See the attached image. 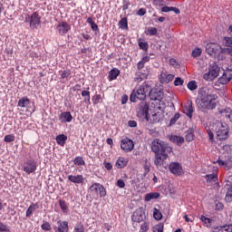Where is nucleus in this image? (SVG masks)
Here are the masks:
<instances>
[{
	"mask_svg": "<svg viewBox=\"0 0 232 232\" xmlns=\"http://www.w3.org/2000/svg\"><path fill=\"white\" fill-rule=\"evenodd\" d=\"M207 182H217V175L215 174H208L205 176Z\"/></svg>",
	"mask_w": 232,
	"mask_h": 232,
	"instance_id": "nucleus-47",
	"label": "nucleus"
},
{
	"mask_svg": "<svg viewBox=\"0 0 232 232\" xmlns=\"http://www.w3.org/2000/svg\"><path fill=\"white\" fill-rule=\"evenodd\" d=\"M218 166H223L225 169H232V161L231 160H224L218 159Z\"/></svg>",
	"mask_w": 232,
	"mask_h": 232,
	"instance_id": "nucleus-21",
	"label": "nucleus"
},
{
	"mask_svg": "<svg viewBox=\"0 0 232 232\" xmlns=\"http://www.w3.org/2000/svg\"><path fill=\"white\" fill-rule=\"evenodd\" d=\"M206 52L208 55L212 57L217 55V53H220L222 51V47L218 44L208 43L206 45Z\"/></svg>",
	"mask_w": 232,
	"mask_h": 232,
	"instance_id": "nucleus-9",
	"label": "nucleus"
},
{
	"mask_svg": "<svg viewBox=\"0 0 232 232\" xmlns=\"http://www.w3.org/2000/svg\"><path fill=\"white\" fill-rule=\"evenodd\" d=\"M170 142H174V144H177L178 146H182L184 143V138L177 135L170 136L169 138Z\"/></svg>",
	"mask_w": 232,
	"mask_h": 232,
	"instance_id": "nucleus-22",
	"label": "nucleus"
},
{
	"mask_svg": "<svg viewBox=\"0 0 232 232\" xmlns=\"http://www.w3.org/2000/svg\"><path fill=\"white\" fill-rule=\"evenodd\" d=\"M144 79L146 78H142V76L140 75V72H136L135 73V77H134V82H142V81H144Z\"/></svg>",
	"mask_w": 232,
	"mask_h": 232,
	"instance_id": "nucleus-54",
	"label": "nucleus"
},
{
	"mask_svg": "<svg viewBox=\"0 0 232 232\" xmlns=\"http://www.w3.org/2000/svg\"><path fill=\"white\" fill-rule=\"evenodd\" d=\"M180 119V113H176L174 117L170 120V125L175 124Z\"/></svg>",
	"mask_w": 232,
	"mask_h": 232,
	"instance_id": "nucleus-58",
	"label": "nucleus"
},
{
	"mask_svg": "<svg viewBox=\"0 0 232 232\" xmlns=\"http://www.w3.org/2000/svg\"><path fill=\"white\" fill-rule=\"evenodd\" d=\"M73 163H74L75 166H84L86 164V162L84 161L82 157H80V156H77L74 159Z\"/></svg>",
	"mask_w": 232,
	"mask_h": 232,
	"instance_id": "nucleus-39",
	"label": "nucleus"
},
{
	"mask_svg": "<svg viewBox=\"0 0 232 232\" xmlns=\"http://www.w3.org/2000/svg\"><path fill=\"white\" fill-rule=\"evenodd\" d=\"M137 14H138V15H140V16L146 15V9L140 8V9H139Z\"/></svg>",
	"mask_w": 232,
	"mask_h": 232,
	"instance_id": "nucleus-63",
	"label": "nucleus"
},
{
	"mask_svg": "<svg viewBox=\"0 0 232 232\" xmlns=\"http://www.w3.org/2000/svg\"><path fill=\"white\" fill-rule=\"evenodd\" d=\"M71 29H72V27L66 22H62L57 26V30H58L60 35H64V34H68V32H70Z\"/></svg>",
	"mask_w": 232,
	"mask_h": 232,
	"instance_id": "nucleus-17",
	"label": "nucleus"
},
{
	"mask_svg": "<svg viewBox=\"0 0 232 232\" xmlns=\"http://www.w3.org/2000/svg\"><path fill=\"white\" fill-rule=\"evenodd\" d=\"M37 169V161L35 160H29L24 163V171L30 175V173H35Z\"/></svg>",
	"mask_w": 232,
	"mask_h": 232,
	"instance_id": "nucleus-11",
	"label": "nucleus"
},
{
	"mask_svg": "<svg viewBox=\"0 0 232 232\" xmlns=\"http://www.w3.org/2000/svg\"><path fill=\"white\" fill-rule=\"evenodd\" d=\"M74 231L75 232H84V227L82 226H77L75 228H74Z\"/></svg>",
	"mask_w": 232,
	"mask_h": 232,
	"instance_id": "nucleus-64",
	"label": "nucleus"
},
{
	"mask_svg": "<svg viewBox=\"0 0 232 232\" xmlns=\"http://www.w3.org/2000/svg\"><path fill=\"white\" fill-rule=\"evenodd\" d=\"M200 220L204 223L206 227H211V222H213V219L206 218V216H201Z\"/></svg>",
	"mask_w": 232,
	"mask_h": 232,
	"instance_id": "nucleus-37",
	"label": "nucleus"
},
{
	"mask_svg": "<svg viewBox=\"0 0 232 232\" xmlns=\"http://www.w3.org/2000/svg\"><path fill=\"white\" fill-rule=\"evenodd\" d=\"M202 54V49L196 47L193 51H192V57H200V55Z\"/></svg>",
	"mask_w": 232,
	"mask_h": 232,
	"instance_id": "nucleus-51",
	"label": "nucleus"
},
{
	"mask_svg": "<svg viewBox=\"0 0 232 232\" xmlns=\"http://www.w3.org/2000/svg\"><path fill=\"white\" fill-rule=\"evenodd\" d=\"M216 209H217V211H220V209H224V204H222L220 202H217L216 203Z\"/></svg>",
	"mask_w": 232,
	"mask_h": 232,
	"instance_id": "nucleus-60",
	"label": "nucleus"
},
{
	"mask_svg": "<svg viewBox=\"0 0 232 232\" xmlns=\"http://www.w3.org/2000/svg\"><path fill=\"white\" fill-rule=\"evenodd\" d=\"M151 151L155 154L154 164L159 169L164 166V162L168 160L173 149L168 142L160 139H154L151 142Z\"/></svg>",
	"mask_w": 232,
	"mask_h": 232,
	"instance_id": "nucleus-1",
	"label": "nucleus"
},
{
	"mask_svg": "<svg viewBox=\"0 0 232 232\" xmlns=\"http://www.w3.org/2000/svg\"><path fill=\"white\" fill-rule=\"evenodd\" d=\"M153 217L155 220H162V212L159 208L153 209Z\"/></svg>",
	"mask_w": 232,
	"mask_h": 232,
	"instance_id": "nucleus-42",
	"label": "nucleus"
},
{
	"mask_svg": "<svg viewBox=\"0 0 232 232\" xmlns=\"http://www.w3.org/2000/svg\"><path fill=\"white\" fill-rule=\"evenodd\" d=\"M161 12H165L166 14L168 12H174L175 14H180V9L177 7L163 6L161 7Z\"/></svg>",
	"mask_w": 232,
	"mask_h": 232,
	"instance_id": "nucleus-31",
	"label": "nucleus"
},
{
	"mask_svg": "<svg viewBox=\"0 0 232 232\" xmlns=\"http://www.w3.org/2000/svg\"><path fill=\"white\" fill-rule=\"evenodd\" d=\"M58 119H59L60 122H62V123L72 122V121H73V116H72V112L64 111L59 115Z\"/></svg>",
	"mask_w": 232,
	"mask_h": 232,
	"instance_id": "nucleus-18",
	"label": "nucleus"
},
{
	"mask_svg": "<svg viewBox=\"0 0 232 232\" xmlns=\"http://www.w3.org/2000/svg\"><path fill=\"white\" fill-rule=\"evenodd\" d=\"M150 90L151 84L150 82H145L142 85L136 86L130 96V102H137V99L139 101H144L146 99V93Z\"/></svg>",
	"mask_w": 232,
	"mask_h": 232,
	"instance_id": "nucleus-3",
	"label": "nucleus"
},
{
	"mask_svg": "<svg viewBox=\"0 0 232 232\" xmlns=\"http://www.w3.org/2000/svg\"><path fill=\"white\" fill-rule=\"evenodd\" d=\"M66 140H68V137L64 134H60L56 137V142L60 146H64V144H66Z\"/></svg>",
	"mask_w": 232,
	"mask_h": 232,
	"instance_id": "nucleus-29",
	"label": "nucleus"
},
{
	"mask_svg": "<svg viewBox=\"0 0 232 232\" xmlns=\"http://www.w3.org/2000/svg\"><path fill=\"white\" fill-rule=\"evenodd\" d=\"M92 104L94 106H97V104L102 102V96L101 94H95L94 96H92Z\"/></svg>",
	"mask_w": 232,
	"mask_h": 232,
	"instance_id": "nucleus-35",
	"label": "nucleus"
},
{
	"mask_svg": "<svg viewBox=\"0 0 232 232\" xmlns=\"http://www.w3.org/2000/svg\"><path fill=\"white\" fill-rule=\"evenodd\" d=\"M221 113H226L225 117L228 119L230 122H232V110H230L229 108H226L222 110Z\"/></svg>",
	"mask_w": 232,
	"mask_h": 232,
	"instance_id": "nucleus-41",
	"label": "nucleus"
},
{
	"mask_svg": "<svg viewBox=\"0 0 232 232\" xmlns=\"http://www.w3.org/2000/svg\"><path fill=\"white\" fill-rule=\"evenodd\" d=\"M118 75H121V71L119 69L111 70L109 72V81H115Z\"/></svg>",
	"mask_w": 232,
	"mask_h": 232,
	"instance_id": "nucleus-27",
	"label": "nucleus"
},
{
	"mask_svg": "<svg viewBox=\"0 0 232 232\" xmlns=\"http://www.w3.org/2000/svg\"><path fill=\"white\" fill-rule=\"evenodd\" d=\"M137 117L145 119L150 122V103L148 102H140L137 107Z\"/></svg>",
	"mask_w": 232,
	"mask_h": 232,
	"instance_id": "nucleus-5",
	"label": "nucleus"
},
{
	"mask_svg": "<svg viewBox=\"0 0 232 232\" xmlns=\"http://www.w3.org/2000/svg\"><path fill=\"white\" fill-rule=\"evenodd\" d=\"M41 227L43 231H52V225H50L47 221L44 222Z\"/></svg>",
	"mask_w": 232,
	"mask_h": 232,
	"instance_id": "nucleus-53",
	"label": "nucleus"
},
{
	"mask_svg": "<svg viewBox=\"0 0 232 232\" xmlns=\"http://www.w3.org/2000/svg\"><path fill=\"white\" fill-rule=\"evenodd\" d=\"M150 229V221H144L140 226L141 232H148Z\"/></svg>",
	"mask_w": 232,
	"mask_h": 232,
	"instance_id": "nucleus-49",
	"label": "nucleus"
},
{
	"mask_svg": "<svg viewBox=\"0 0 232 232\" xmlns=\"http://www.w3.org/2000/svg\"><path fill=\"white\" fill-rule=\"evenodd\" d=\"M160 82L161 84H168L169 82H171L173 79H175V75L168 73V72H162L159 77Z\"/></svg>",
	"mask_w": 232,
	"mask_h": 232,
	"instance_id": "nucleus-16",
	"label": "nucleus"
},
{
	"mask_svg": "<svg viewBox=\"0 0 232 232\" xmlns=\"http://www.w3.org/2000/svg\"><path fill=\"white\" fill-rule=\"evenodd\" d=\"M182 84H184V80L180 77H177L174 81V85L182 86Z\"/></svg>",
	"mask_w": 232,
	"mask_h": 232,
	"instance_id": "nucleus-57",
	"label": "nucleus"
},
{
	"mask_svg": "<svg viewBox=\"0 0 232 232\" xmlns=\"http://www.w3.org/2000/svg\"><path fill=\"white\" fill-rule=\"evenodd\" d=\"M86 23H88V24H91L92 32H99V25H97V24L93 22L92 17H88Z\"/></svg>",
	"mask_w": 232,
	"mask_h": 232,
	"instance_id": "nucleus-30",
	"label": "nucleus"
},
{
	"mask_svg": "<svg viewBox=\"0 0 232 232\" xmlns=\"http://www.w3.org/2000/svg\"><path fill=\"white\" fill-rule=\"evenodd\" d=\"M199 98L196 100V103L199 110L206 111L215 110L218 106V95L211 93L209 89L202 88L198 92Z\"/></svg>",
	"mask_w": 232,
	"mask_h": 232,
	"instance_id": "nucleus-2",
	"label": "nucleus"
},
{
	"mask_svg": "<svg viewBox=\"0 0 232 232\" xmlns=\"http://www.w3.org/2000/svg\"><path fill=\"white\" fill-rule=\"evenodd\" d=\"M35 209H39V204L38 203L31 204V206L26 210V213H25L26 217L28 218L32 217V213H34Z\"/></svg>",
	"mask_w": 232,
	"mask_h": 232,
	"instance_id": "nucleus-26",
	"label": "nucleus"
},
{
	"mask_svg": "<svg viewBox=\"0 0 232 232\" xmlns=\"http://www.w3.org/2000/svg\"><path fill=\"white\" fill-rule=\"evenodd\" d=\"M0 231H10V229H8V227H6V225L0 223Z\"/></svg>",
	"mask_w": 232,
	"mask_h": 232,
	"instance_id": "nucleus-61",
	"label": "nucleus"
},
{
	"mask_svg": "<svg viewBox=\"0 0 232 232\" xmlns=\"http://www.w3.org/2000/svg\"><path fill=\"white\" fill-rule=\"evenodd\" d=\"M116 186L118 188H120L121 189H122L123 188L126 187V183L124 182V179H118L117 182H116Z\"/></svg>",
	"mask_w": 232,
	"mask_h": 232,
	"instance_id": "nucleus-56",
	"label": "nucleus"
},
{
	"mask_svg": "<svg viewBox=\"0 0 232 232\" xmlns=\"http://www.w3.org/2000/svg\"><path fill=\"white\" fill-rule=\"evenodd\" d=\"M187 88L190 90V92H195L198 88V83H197V81L192 80L188 82Z\"/></svg>",
	"mask_w": 232,
	"mask_h": 232,
	"instance_id": "nucleus-33",
	"label": "nucleus"
},
{
	"mask_svg": "<svg viewBox=\"0 0 232 232\" xmlns=\"http://www.w3.org/2000/svg\"><path fill=\"white\" fill-rule=\"evenodd\" d=\"M104 168L107 169L108 171H110L112 168H113V165H111V163L110 162H104Z\"/></svg>",
	"mask_w": 232,
	"mask_h": 232,
	"instance_id": "nucleus-62",
	"label": "nucleus"
},
{
	"mask_svg": "<svg viewBox=\"0 0 232 232\" xmlns=\"http://www.w3.org/2000/svg\"><path fill=\"white\" fill-rule=\"evenodd\" d=\"M219 73L220 68L218 67V65L217 63H212L210 65L208 72H206L203 75V79H205V81H214V79H217V77H218Z\"/></svg>",
	"mask_w": 232,
	"mask_h": 232,
	"instance_id": "nucleus-6",
	"label": "nucleus"
},
{
	"mask_svg": "<svg viewBox=\"0 0 232 232\" xmlns=\"http://www.w3.org/2000/svg\"><path fill=\"white\" fill-rule=\"evenodd\" d=\"M138 72L140 73L143 79H148V76L150 75V71L148 69L139 71Z\"/></svg>",
	"mask_w": 232,
	"mask_h": 232,
	"instance_id": "nucleus-55",
	"label": "nucleus"
},
{
	"mask_svg": "<svg viewBox=\"0 0 232 232\" xmlns=\"http://www.w3.org/2000/svg\"><path fill=\"white\" fill-rule=\"evenodd\" d=\"M225 200L226 202H232V185H230L227 188Z\"/></svg>",
	"mask_w": 232,
	"mask_h": 232,
	"instance_id": "nucleus-38",
	"label": "nucleus"
},
{
	"mask_svg": "<svg viewBox=\"0 0 232 232\" xmlns=\"http://www.w3.org/2000/svg\"><path fill=\"white\" fill-rule=\"evenodd\" d=\"M164 231V224L163 223H160L158 225H155L152 227V232H163Z\"/></svg>",
	"mask_w": 232,
	"mask_h": 232,
	"instance_id": "nucleus-46",
	"label": "nucleus"
},
{
	"mask_svg": "<svg viewBox=\"0 0 232 232\" xmlns=\"http://www.w3.org/2000/svg\"><path fill=\"white\" fill-rule=\"evenodd\" d=\"M118 24L119 28H121L122 30H128V18H121Z\"/></svg>",
	"mask_w": 232,
	"mask_h": 232,
	"instance_id": "nucleus-34",
	"label": "nucleus"
},
{
	"mask_svg": "<svg viewBox=\"0 0 232 232\" xmlns=\"http://www.w3.org/2000/svg\"><path fill=\"white\" fill-rule=\"evenodd\" d=\"M160 197V193L159 192H151L145 196V202H150L151 200H155Z\"/></svg>",
	"mask_w": 232,
	"mask_h": 232,
	"instance_id": "nucleus-24",
	"label": "nucleus"
},
{
	"mask_svg": "<svg viewBox=\"0 0 232 232\" xmlns=\"http://www.w3.org/2000/svg\"><path fill=\"white\" fill-rule=\"evenodd\" d=\"M132 222H137V224H140V222H144L146 220V211L144 208H137L131 215Z\"/></svg>",
	"mask_w": 232,
	"mask_h": 232,
	"instance_id": "nucleus-7",
	"label": "nucleus"
},
{
	"mask_svg": "<svg viewBox=\"0 0 232 232\" xmlns=\"http://www.w3.org/2000/svg\"><path fill=\"white\" fill-rule=\"evenodd\" d=\"M70 75H72V71H70L69 69L63 70L61 72V79H68Z\"/></svg>",
	"mask_w": 232,
	"mask_h": 232,
	"instance_id": "nucleus-48",
	"label": "nucleus"
},
{
	"mask_svg": "<svg viewBox=\"0 0 232 232\" xmlns=\"http://www.w3.org/2000/svg\"><path fill=\"white\" fill-rule=\"evenodd\" d=\"M89 190L91 193H96L97 195H100L101 198L106 195V188H104V186L101 185V183L92 184L89 188Z\"/></svg>",
	"mask_w": 232,
	"mask_h": 232,
	"instance_id": "nucleus-12",
	"label": "nucleus"
},
{
	"mask_svg": "<svg viewBox=\"0 0 232 232\" xmlns=\"http://www.w3.org/2000/svg\"><path fill=\"white\" fill-rule=\"evenodd\" d=\"M4 140L5 142H14L15 140V136L14 134L5 135Z\"/></svg>",
	"mask_w": 232,
	"mask_h": 232,
	"instance_id": "nucleus-50",
	"label": "nucleus"
},
{
	"mask_svg": "<svg viewBox=\"0 0 232 232\" xmlns=\"http://www.w3.org/2000/svg\"><path fill=\"white\" fill-rule=\"evenodd\" d=\"M144 34L146 35L153 36V35H157V34H159V31L157 30L156 27H148L145 29Z\"/></svg>",
	"mask_w": 232,
	"mask_h": 232,
	"instance_id": "nucleus-32",
	"label": "nucleus"
},
{
	"mask_svg": "<svg viewBox=\"0 0 232 232\" xmlns=\"http://www.w3.org/2000/svg\"><path fill=\"white\" fill-rule=\"evenodd\" d=\"M184 113L188 117V119L193 118V105L191 103L184 107Z\"/></svg>",
	"mask_w": 232,
	"mask_h": 232,
	"instance_id": "nucleus-28",
	"label": "nucleus"
},
{
	"mask_svg": "<svg viewBox=\"0 0 232 232\" xmlns=\"http://www.w3.org/2000/svg\"><path fill=\"white\" fill-rule=\"evenodd\" d=\"M229 81H231V77H227V75H226V72H224L223 75L218 79L219 84H227Z\"/></svg>",
	"mask_w": 232,
	"mask_h": 232,
	"instance_id": "nucleus-36",
	"label": "nucleus"
},
{
	"mask_svg": "<svg viewBox=\"0 0 232 232\" xmlns=\"http://www.w3.org/2000/svg\"><path fill=\"white\" fill-rule=\"evenodd\" d=\"M144 64H146L142 60L140 61L137 64V70L141 71L144 68Z\"/></svg>",
	"mask_w": 232,
	"mask_h": 232,
	"instance_id": "nucleus-59",
	"label": "nucleus"
},
{
	"mask_svg": "<svg viewBox=\"0 0 232 232\" xmlns=\"http://www.w3.org/2000/svg\"><path fill=\"white\" fill-rule=\"evenodd\" d=\"M169 169L170 173H173V175H177L178 177L184 174L182 165H180L179 162H171L169 166Z\"/></svg>",
	"mask_w": 232,
	"mask_h": 232,
	"instance_id": "nucleus-13",
	"label": "nucleus"
},
{
	"mask_svg": "<svg viewBox=\"0 0 232 232\" xmlns=\"http://www.w3.org/2000/svg\"><path fill=\"white\" fill-rule=\"evenodd\" d=\"M82 97H84V102H86V104H92L90 102V91H82Z\"/></svg>",
	"mask_w": 232,
	"mask_h": 232,
	"instance_id": "nucleus-44",
	"label": "nucleus"
},
{
	"mask_svg": "<svg viewBox=\"0 0 232 232\" xmlns=\"http://www.w3.org/2000/svg\"><path fill=\"white\" fill-rule=\"evenodd\" d=\"M225 46L232 48V37H225L223 40Z\"/></svg>",
	"mask_w": 232,
	"mask_h": 232,
	"instance_id": "nucleus-52",
	"label": "nucleus"
},
{
	"mask_svg": "<svg viewBox=\"0 0 232 232\" xmlns=\"http://www.w3.org/2000/svg\"><path fill=\"white\" fill-rule=\"evenodd\" d=\"M127 165H128V160L122 157L119 158L116 162V168H119V169H122V168H126Z\"/></svg>",
	"mask_w": 232,
	"mask_h": 232,
	"instance_id": "nucleus-25",
	"label": "nucleus"
},
{
	"mask_svg": "<svg viewBox=\"0 0 232 232\" xmlns=\"http://www.w3.org/2000/svg\"><path fill=\"white\" fill-rule=\"evenodd\" d=\"M59 206H60L63 213H66L68 211V204L66 203V201L60 199Z\"/></svg>",
	"mask_w": 232,
	"mask_h": 232,
	"instance_id": "nucleus-43",
	"label": "nucleus"
},
{
	"mask_svg": "<svg viewBox=\"0 0 232 232\" xmlns=\"http://www.w3.org/2000/svg\"><path fill=\"white\" fill-rule=\"evenodd\" d=\"M67 179L68 181L72 182V184H84V180H86V178H84L82 174L69 175Z\"/></svg>",
	"mask_w": 232,
	"mask_h": 232,
	"instance_id": "nucleus-15",
	"label": "nucleus"
},
{
	"mask_svg": "<svg viewBox=\"0 0 232 232\" xmlns=\"http://www.w3.org/2000/svg\"><path fill=\"white\" fill-rule=\"evenodd\" d=\"M18 106L20 108H28L30 106V99L24 96L18 101Z\"/></svg>",
	"mask_w": 232,
	"mask_h": 232,
	"instance_id": "nucleus-23",
	"label": "nucleus"
},
{
	"mask_svg": "<svg viewBox=\"0 0 232 232\" xmlns=\"http://www.w3.org/2000/svg\"><path fill=\"white\" fill-rule=\"evenodd\" d=\"M214 232H232V225H223L213 227Z\"/></svg>",
	"mask_w": 232,
	"mask_h": 232,
	"instance_id": "nucleus-20",
	"label": "nucleus"
},
{
	"mask_svg": "<svg viewBox=\"0 0 232 232\" xmlns=\"http://www.w3.org/2000/svg\"><path fill=\"white\" fill-rule=\"evenodd\" d=\"M214 128L219 140H227L229 138V125L227 123L217 121L214 124Z\"/></svg>",
	"mask_w": 232,
	"mask_h": 232,
	"instance_id": "nucleus-4",
	"label": "nucleus"
},
{
	"mask_svg": "<svg viewBox=\"0 0 232 232\" xmlns=\"http://www.w3.org/2000/svg\"><path fill=\"white\" fill-rule=\"evenodd\" d=\"M28 22L30 28H32V30H35V28L41 24V16H39L37 12H34L31 16L25 18V23Z\"/></svg>",
	"mask_w": 232,
	"mask_h": 232,
	"instance_id": "nucleus-8",
	"label": "nucleus"
},
{
	"mask_svg": "<svg viewBox=\"0 0 232 232\" xmlns=\"http://www.w3.org/2000/svg\"><path fill=\"white\" fill-rule=\"evenodd\" d=\"M149 97L150 99V101H160L161 99H163L164 95L162 93V92L157 90V89H151L150 90L149 92Z\"/></svg>",
	"mask_w": 232,
	"mask_h": 232,
	"instance_id": "nucleus-14",
	"label": "nucleus"
},
{
	"mask_svg": "<svg viewBox=\"0 0 232 232\" xmlns=\"http://www.w3.org/2000/svg\"><path fill=\"white\" fill-rule=\"evenodd\" d=\"M133 148H135V143L130 138H125L121 140V149L125 153H130L133 151Z\"/></svg>",
	"mask_w": 232,
	"mask_h": 232,
	"instance_id": "nucleus-10",
	"label": "nucleus"
},
{
	"mask_svg": "<svg viewBox=\"0 0 232 232\" xmlns=\"http://www.w3.org/2000/svg\"><path fill=\"white\" fill-rule=\"evenodd\" d=\"M139 46H140V50H144V52H148V48H150L148 42H146L144 40H139Z\"/></svg>",
	"mask_w": 232,
	"mask_h": 232,
	"instance_id": "nucleus-40",
	"label": "nucleus"
},
{
	"mask_svg": "<svg viewBox=\"0 0 232 232\" xmlns=\"http://www.w3.org/2000/svg\"><path fill=\"white\" fill-rule=\"evenodd\" d=\"M58 227L54 228L55 232H68V221H57Z\"/></svg>",
	"mask_w": 232,
	"mask_h": 232,
	"instance_id": "nucleus-19",
	"label": "nucleus"
},
{
	"mask_svg": "<svg viewBox=\"0 0 232 232\" xmlns=\"http://www.w3.org/2000/svg\"><path fill=\"white\" fill-rule=\"evenodd\" d=\"M185 139L188 142L193 141V140L195 139V134L193 133V130H188Z\"/></svg>",
	"mask_w": 232,
	"mask_h": 232,
	"instance_id": "nucleus-45",
	"label": "nucleus"
}]
</instances>
